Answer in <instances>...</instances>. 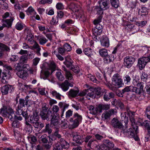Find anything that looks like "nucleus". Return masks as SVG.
I'll return each mask as SVG.
<instances>
[{"label":"nucleus","mask_w":150,"mask_h":150,"mask_svg":"<svg viewBox=\"0 0 150 150\" xmlns=\"http://www.w3.org/2000/svg\"><path fill=\"white\" fill-rule=\"evenodd\" d=\"M40 115L43 120L46 119L47 120H51V124L52 126L57 128L59 125V117L56 113L53 115V114L50 110L47 111L43 110L41 111Z\"/></svg>","instance_id":"nucleus-1"},{"label":"nucleus","mask_w":150,"mask_h":150,"mask_svg":"<svg viewBox=\"0 0 150 150\" xmlns=\"http://www.w3.org/2000/svg\"><path fill=\"white\" fill-rule=\"evenodd\" d=\"M100 87L95 88L93 89H88L79 93V90L78 88L76 87V98L78 96H82L86 95L87 98L90 100V98H94L97 96L100 95L102 93Z\"/></svg>","instance_id":"nucleus-2"},{"label":"nucleus","mask_w":150,"mask_h":150,"mask_svg":"<svg viewBox=\"0 0 150 150\" xmlns=\"http://www.w3.org/2000/svg\"><path fill=\"white\" fill-rule=\"evenodd\" d=\"M143 54L144 55L147 54V57H142L140 58L138 60V65L140 70L144 69L146 64L148 62H150V48L146 47H143L141 49Z\"/></svg>","instance_id":"nucleus-3"},{"label":"nucleus","mask_w":150,"mask_h":150,"mask_svg":"<svg viewBox=\"0 0 150 150\" xmlns=\"http://www.w3.org/2000/svg\"><path fill=\"white\" fill-rule=\"evenodd\" d=\"M26 66L25 64L23 65V63H18L16 68L17 71V75L23 79H25L28 76Z\"/></svg>","instance_id":"nucleus-4"},{"label":"nucleus","mask_w":150,"mask_h":150,"mask_svg":"<svg viewBox=\"0 0 150 150\" xmlns=\"http://www.w3.org/2000/svg\"><path fill=\"white\" fill-rule=\"evenodd\" d=\"M92 136L88 135L85 138L84 142L86 143L88 142L87 144L88 147L91 149H94L95 148V150H105L101 148V146H98V142L95 139H91Z\"/></svg>","instance_id":"nucleus-5"},{"label":"nucleus","mask_w":150,"mask_h":150,"mask_svg":"<svg viewBox=\"0 0 150 150\" xmlns=\"http://www.w3.org/2000/svg\"><path fill=\"white\" fill-rule=\"evenodd\" d=\"M102 16L100 15L97 19L94 20L93 21L94 24L96 25L95 28L93 31V33L95 35H100L102 31V27L99 23L101 21Z\"/></svg>","instance_id":"nucleus-6"},{"label":"nucleus","mask_w":150,"mask_h":150,"mask_svg":"<svg viewBox=\"0 0 150 150\" xmlns=\"http://www.w3.org/2000/svg\"><path fill=\"white\" fill-rule=\"evenodd\" d=\"M131 125L133 128H130L127 130H124L123 133L127 137H132L134 136V131H135L136 134L138 133V126L136 125L135 122H132Z\"/></svg>","instance_id":"nucleus-7"},{"label":"nucleus","mask_w":150,"mask_h":150,"mask_svg":"<svg viewBox=\"0 0 150 150\" xmlns=\"http://www.w3.org/2000/svg\"><path fill=\"white\" fill-rule=\"evenodd\" d=\"M19 102V103L18 105L16 113L18 115L22 114L25 120H26L28 118L27 111H23V107H25V101L23 99H20Z\"/></svg>","instance_id":"nucleus-8"},{"label":"nucleus","mask_w":150,"mask_h":150,"mask_svg":"<svg viewBox=\"0 0 150 150\" xmlns=\"http://www.w3.org/2000/svg\"><path fill=\"white\" fill-rule=\"evenodd\" d=\"M7 112V114L5 115L4 114L2 113L1 115L4 116L6 117L8 115V118L11 120H13V119L15 120H21L22 119V117L20 116L18 117L16 116L14 113V112L13 110L10 107H8L7 109L5 110Z\"/></svg>","instance_id":"nucleus-9"},{"label":"nucleus","mask_w":150,"mask_h":150,"mask_svg":"<svg viewBox=\"0 0 150 150\" xmlns=\"http://www.w3.org/2000/svg\"><path fill=\"white\" fill-rule=\"evenodd\" d=\"M6 70H5L2 73L3 76L1 79V82L3 83H7L6 79H9L11 76V73L10 70H11L12 68L10 66H6Z\"/></svg>","instance_id":"nucleus-10"},{"label":"nucleus","mask_w":150,"mask_h":150,"mask_svg":"<svg viewBox=\"0 0 150 150\" xmlns=\"http://www.w3.org/2000/svg\"><path fill=\"white\" fill-rule=\"evenodd\" d=\"M77 9L76 8V19H79L80 21H85L86 19V17L84 14L83 10L81 9L80 6H76Z\"/></svg>","instance_id":"nucleus-11"},{"label":"nucleus","mask_w":150,"mask_h":150,"mask_svg":"<svg viewBox=\"0 0 150 150\" xmlns=\"http://www.w3.org/2000/svg\"><path fill=\"white\" fill-rule=\"evenodd\" d=\"M112 84L118 87L122 86L123 83H122V80L120 77L119 74H115L113 76L112 79Z\"/></svg>","instance_id":"nucleus-12"},{"label":"nucleus","mask_w":150,"mask_h":150,"mask_svg":"<svg viewBox=\"0 0 150 150\" xmlns=\"http://www.w3.org/2000/svg\"><path fill=\"white\" fill-rule=\"evenodd\" d=\"M134 58L131 57H126L124 60V64L125 67L127 68H130L135 62Z\"/></svg>","instance_id":"nucleus-13"},{"label":"nucleus","mask_w":150,"mask_h":150,"mask_svg":"<svg viewBox=\"0 0 150 150\" xmlns=\"http://www.w3.org/2000/svg\"><path fill=\"white\" fill-rule=\"evenodd\" d=\"M56 65L53 62H51L49 66V68L45 70L44 72V75L46 78L51 75L55 70Z\"/></svg>","instance_id":"nucleus-14"},{"label":"nucleus","mask_w":150,"mask_h":150,"mask_svg":"<svg viewBox=\"0 0 150 150\" xmlns=\"http://www.w3.org/2000/svg\"><path fill=\"white\" fill-rule=\"evenodd\" d=\"M111 125L114 128L122 129L124 126L117 119L114 118L111 120Z\"/></svg>","instance_id":"nucleus-15"},{"label":"nucleus","mask_w":150,"mask_h":150,"mask_svg":"<svg viewBox=\"0 0 150 150\" xmlns=\"http://www.w3.org/2000/svg\"><path fill=\"white\" fill-rule=\"evenodd\" d=\"M141 125L144 126L148 130V134L145 137L146 141H148L150 139V122L147 120H145L142 123Z\"/></svg>","instance_id":"nucleus-16"},{"label":"nucleus","mask_w":150,"mask_h":150,"mask_svg":"<svg viewBox=\"0 0 150 150\" xmlns=\"http://www.w3.org/2000/svg\"><path fill=\"white\" fill-rule=\"evenodd\" d=\"M103 144V145L101 146V148L103 149H105V150H107V148L112 149L114 146L113 143L108 140H104Z\"/></svg>","instance_id":"nucleus-17"},{"label":"nucleus","mask_w":150,"mask_h":150,"mask_svg":"<svg viewBox=\"0 0 150 150\" xmlns=\"http://www.w3.org/2000/svg\"><path fill=\"white\" fill-rule=\"evenodd\" d=\"M73 61L71 59L70 56H67L65 58V61L64 62V64L67 67L71 69L73 68Z\"/></svg>","instance_id":"nucleus-18"},{"label":"nucleus","mask_w":150,"mask_h":150,"mask_svg":"<svg viewBox=\"0 0 150 150\" xmlns=\"http://www.w3.org/2000/svg\"><path fill=\"white\" fill-rule=\"evenodd\" d=\"M100 4V7L102 8L104 10H106L110 7V1L109 0H101Z\"/></svg>","instance_id":"nucleus-19"},{"label":"nucleus","mask_w":150,"mask_h":150,"mask_svg":"<svg viewBox=\"0 0 150 150\" xmlns=\"http://www.w3.org/2000/svg\"><path fill=\"white\" fill-rule=\"evenodd\" d=\"M100 42L101 45L103 47H108L110 45L108 38L106 36H103L100 40Z\"/></svg>","instance_id":"nucleus-20"},{"label":"nucleus","mask_w":150,"mask_h":150,"mask_svg":"<svg viewBox=\"0 0 150 150\" xmlns=\"http://www.w3.org/2000/svg\"><path fill=\"white\" fill-rule=\"evenodd\" d=\"M18 53L21 55L25 54L26 56L23 55L21 57L20 62L22 63L23 62L26 61L27 59L28 51L26 50H21L20 51L18 52Z\"/></svg>","instance_id":"nucleus-21"},{"label":"nucleus","mask_w":150,"mask_h":150,"mask_svg":"<svg viewBox=\"0 0 150 150\" xmlns=\"http://www.w3.org/2000/svg\"><path fill=\"white\" fill-rule=\"evenodd\" d=\"M14 18L13 17H11L9 19L3 20V25L4 27L9 28L11 27Z\"/></svg>","instance_id":"nucleus-22"},{"label":"nucleus","mask_w":150,"mask_h":150,"mask_svg":"<svg viewBox=\"0 0 150 150\" xmlns=\"http://www.w3.org/2000/svg\"><path fill=\"white\" fill-rule=\"evenodd\" d=\"M39 116L37 113L35 112H34L30 116L29 118V122L32 123L35 122V121H38Z\"/></svg>","instance_id":"nucleus-23"},{"label":"nucleus","mask_w":150,"mask_h":150,"mask_svg":"<svg viewBox=\"0 0 150 150\" xmlns=\"http://www.w3.org/2000/svg\"><path fill=\"white\" fill-rule=\"evenodd\" d=\"M12 87L9 85H5L1 88V91L3 95L7 94L8 91L11 89Z\"/></svg>","instance_id":"nucleus-24"},{"label":"nucleus","mask_w":150,"mask_h":150,"mask_svg":"<svg viewBox=\"0 0 150 150\" xmlns=\"http://www.w3.org/2000/svg\"><path fill=\"white\" fill-rule=\"evenodd\" d=\"M114 59V55L110 54L104 57L103 59V61L105 64H108L111 62H112Z\"/></svg>","instance_id":"nucleus-25"},{"label":"nucleus","mask_w":150,"mask_h":150,"mask_svg":"<svg viewBox=\"0 0 150 150\" xmlns=\"http://www.w3.org/2000/svg\"><path fill=\"white\" fill-rule=\"evenodd\" d=\"M115 96V94L114 93L111 92L109 93H105L103 96V98L105 100L108 101L112 98H113Z\"/></svg>","instance_id":"nucleus-26"},{"label":"nucleus","mask_w":150,"mask_h":150,"mask_svg":"<svg viewBox=\"0 0 150 150\" xmlns=\"http://www.w3.org/2000/svg\"><path fill=\"white\" fill-rule=\"evenodd\" d=\"M110 108V105L108 104H100L98 106L99 112H101L103 110H107Z\"/></svg>","instance_id":"nucleus-27"},{"label":"nucleus","mask_w":150,"mask_h":150,"mask_svg":"<svg viewBox=\"0 0 150 150\" xmlns=\"http://www.w3.org/2000/svg\"><path fill=\"white\" fill-rule=\"evenodd\" d=\"M26 40L30 44H33L35 42L33 35L31 33H29L27 35Z\"/></svg>","instance_id":"nucleus-28"},{"label":"nucleus","mask_w":150,"mask_h":150,"mask_svg":"<svg viewBox=\"0 0 150 150\" xmlns=\"http://www.w3.org/2000/svg\"><path fill=\"white\" fill-rule=\"evenodd\" d=\"M25 12L28 16L33 15V16L36 15L37 13L34 8L31 6H29Z\"/></svg>","instance_id":"nucleus-29"},{"label":"nucleus","mask_w":150,"mask_h":150,"mask_svg":"<svg viewBox=\"0 0 150 150\" xmlns=\"http://www.w3.org/2000/svg\"><path fill=\"white\" fill-rule=\"evenodd\" d=\"M139 14H140L142 16H146L148 13V10L146 7H142L141 9L139 10Z\"/></svg>","instance_id":"nucleus-30"},{"label":"nucleus","mask_w":150,"mask_h":150,"mask_svg":"<svg viewBox=\"0 0 150 150\" xmlns=\"http://www.w3.org/2000/svg\"><path fill=\"white\" fill-rule=\"evenodd\" d=\"M60 144L61 145L63 149H68L69 146V143L64 140L63 139H60Z\"/></svg>","instance_id":"nucleus-31"},{"label":"nucleus","mask_w":150,"mask_h":150,"mask_svg":"<svg viewBox=\"0 0 150 150\" xmlns=\"http://www.w3.org/2000/svg\"><path fill=\"white\" fill-rule=\"evenodd\" d=\"M59 86L63 91H66L69 89L68 82L66 80L63 83L61 84Z\"/></svg>","instance_id":"nucleus-32"},{"label":"nucleus","mask_w":150,"mask_h":150,"mask_svg":"<svg viewBox=\"0 0 150 150\" xmlns=\"http://www.w3.org/2000/svg\"><path fill=\"white\" fill-rule=\"evenodd\" d=\"M83 142V138L77 133H76V143L79 145H80Z\"/></svg>","instance_id":"nucleus-33"},{"label":"nucleus","mask_w":150,"mask_h":150,"mask_svg":"<svg viewBox=\"0 0 150 150\" xmlns=\"http://www.w3.org/2000/svg\"><path fill=\"white\" fill-rule=\"evenodd\" d=\"M82 120L81 116L79 115L78 113H76V127L78 126L79 124L81 122Z\"/></svg>","instance_id":"nucleus-34"},{"label":"nucleus","mask_w":150,"mask_h":150,"mask_svg":"<svg viewBox=\"0 0 150 150\" xmlns=\"http://www.w3.org/2000/svg\"><path fill=\"white\" fill-rule=\"evenodd\" d=\"M111 115L107 112L103 113L102 117H103V120L108 123L110 120Z\"/></svg>","instance_id":"nucleus-35"},{"label":"nucleus","mask_w":150,"mask_h":150,"mask_svg":"<svg viewBox=\"0 0 150 150\" xmlns=\"http://www.w3.org/2000/svg\"><path fill=\"white\" fill-rule=\"evenodd\" d=\"M99 53L102 57H104L108 55L107 50L104 48L100 49L99 50Z\"/></svg>","instance_id":"nucleus-36"},{"label":"nucleus","mask_w":150,"mask_h":150,"mask_svg":"<svg viewBox=\"0 0 150 150\" xmlns=\"http://www.w3.org/2000/svg\"><path fill=\"white\" fill-rule=\"evenodd\" d=\"M37 39L38 40L40 44L41 45L45 44L47 41L46 38L42 36H38Z\"/></svg>","instance_id":"nucleus-37"},{"label":"nucleus","mask_w":150,"mask_h":150,"mask_svg":"<svg viewBox=\"0 0 150 150\" xmlns=\"http://www.w3.org/2000/svg\"><path fill=\"white\" fill-rule=\"evenodd\" d=\"M111 4L112 7L115 8H117L119 6L118 0H110Z\"/></svg>","instance_id":"nucleus-38"},{"label":"nucleus","mask_w":150,"mask_h":150,"mask_svg":"<svg viewBox=\"0 0 150 150\" xmlns=\"http://www.w3.org/2000/svg\"><path fill=\"white\" fill-rule=\"evenodd\" d=\"M28 97H29L27 96L25 98V100L23 99L25 101V105L27 108L30 106L33 103V101L30 100H28Z\"/></svg>","instance_id":"nucleus-39"},{"label":"nucleus","mask_w":150,"mask_h":150,"mask_svg":"<svg viewBox=\"0 0 150 150\" xmlns=\"http://www.w3.org/2000/svg\"><path fill=\"white\" fill-rule=\"evenodd\" d=\"M24 25V24L19 21L16 23L15 25V28L18 30H21L23 29Z\"/></svg>","instance_id":"nucleus-40"},{"label":"nucleus","mask_w":150,"mask_h":150,"mask_svg":"<svg viewBox=\"0 0 150 150\" xmlns=\"http://www.w3.org/2000/svg\"><path fill=\"white\" fill-rule=\"evenodd\" d=\"M50 93L53 97H55L57 99L61 100V95L59 93H57L56 91H51Z\"/></svg>","instance_id":"nucleus-41"},{"label":"nucleus","mask_w":150,"mask_h":150,"mask_svg":"<svg viewBox=\"0 0 150 150\" xmlns=\"http://www.w3.org/2000/svg\"><path fill=\"white\" fill-rule=\"evenodd\" d=\"M131 80L130 76L128 75H126L124 77V81L125 84H129Z\"/></svg>","instance_id":"nucleus-42"},{"label":"nucleus","mask_w":150,"mask_h":150,"mask_svg":"<svg viewBox=\"0 0 150 150\" xmlns=\"http://www.w3.org/2000/svg\"><path fill=\"white\" fill-rule=\"evenodd\" d=\"M83 52L88 57H91L92 55L91 50L89 48H85L83 50Z\"/></svg>","instance_id":"nucleus-43"},{"label":"nucleus","mask_w":150,"mask_h":150,"mask_svg":"<svg viewBox=\"0 0 150 150\" xmlns=\"http://www.w3.org/2000/svg\"><path fill=\"white\" fill-rule=\"evenodd\" d=\"M128 26L132 29V31H133L134 32H137L139 30V27L137 25L134 26L132 24H129Z\"/></svg>","instance_id":"nucleus-44"},{"label":"nucleus","mask_w":150,"mask_h":150,"mask_svg":"<svg viewBox=\"0 0 150 150\" xmlns=\"http://www.w3.org/2000/svg\"><path fill=\"white\" fill-rule=\"evenodd\" d=\"M125 112L124 113H122L121 115V119L122 121H124L125 124L126 125L128 122V118L126 116V115L125 114Z\"/></svg>","instance_id":"nucleus-45"},{"label":"nucleus","mask_w":150,"mask_h":150,"mask_svg":"<svg viewBox=\"0 0 150 150\" xmlns=\"http://www.w3.org/2000/svg\"><path fill=\"white\" fill-rule=\"evenodd\" d=\"M58 19L57 17H53L50 22V24L51 25H56L58 23Z\"/></svg>","instance_id":"nucleus-46"},{"label":"nucleus","mask_w":150,"mask_h":150,"mask_svg":"<svg viewBox=\"0 0 150 150\" xmlns=\"http://www.w3.org/2000/svg\"><path fill=\"white\" fill-rule=\"evenodd\" d=\"M141 78V80L143 81L146 82L148 79V76L146 73L142 72Z\"/></svg>","instance_id":"nucleus-47"},{"label":"nucleus","mask_w":150,"mask_h":150,"mask_svg":"<svg viewBox=\"0 0 150 150\" xmlns=\"http://www.w3.org/2000/svg\"><path fill=\"white\" fill-rule=\"evenodd\" d=\"M34 124V126L36 128H38L39 127L42 128L43 127L44 125L40 122H38V121H35V122L32 123Z\"/></svg>","instance_id":"nucleus-48"},{"label":"nucleus","mask_w":150,"mask_h":150,"mask_svg":"<svg viewBox=\"0 0 150 150\" xmlns=\"http://www.w3.org/2000/svg\"><path fill=\"white\" fill-rule=\"evenodd\" d=\"M7 108L5 106H0V113L1 114L2 113L4 114V115H6L7 112L6 110H5L6 109H7Z\"/></svg>","instance_id":"nucleus-49"},{"label":"nucleus","mask_w":150,"mask_h":150,"mask_svg":"<svg viewBox=\"0 0 150 150\" xmlns=\"http://www.w3.org/2000/svg\"><path fill=\"white\" fill-rule=\"evenodd\" d=\"M64 69H65L64 68ZM65 71V74L66 78L69 80H71L72 78V76L71 73L69 71L64 69Z\"/></svg>","instance_id":"nucleus-50"},{"label":"nucleus","mask_w":150,"mask_h":150,"mask_svg":"<svg viewBox=\"0 0 150 150\" xmlns=\"http://www.w3.org/2000/svg\"><path fill=\"white\" fill-rule=\"evenodd\" d=\"M56 75L57 77L60 80L63 81L64 78L62 74L61 71H59L56 72Z\"/></svg>","instance_id":"nucleus-51"},{"label":"nucleus","mask_w":150,"mask_h":150,"mask_svg":"<svg viewBox=\"0 0 150 150\" xmlns=\"http://www.w3.org/2000/svg\"><path fill=\"white\" fill-rule=\"evenodd\" d=\"M0 49L5 50L7 51L10 50V49L5 45L0 42Z\"/></svg>","instance_id":"nucleus-52"},{"label":"nucleus","mask_w":150,"mask_h":150,"mask_svg":"<svg viewBox=\"0 0 150 150\" xmlns=\"http://www.w3.org/2000/svg\"><path fill=\"white\" fill-rule=\"evenodd\" d=\"M56 7L58 10H62L64 9V5L60 2L56 4Z\"/></svg>","instance_id":"nucleus-53"},{"label":"nucleus","mask_w":150,"mask_h":150,"mask_svg":"<svg viewBox=\"0 0 150 150\" xmlns=\"http://www.w3.org/2000/svg\"><path fill=\"white\" fill-rule=\"evenodd\" d=\"M132 88L133 86H128L126 87L125 88L122 90V93L124 94L126 92L131 91V90H132L131 88Z\"/></svg>","instance_id":"nucleus-54"},{"label":"nucleus","mask_w":150,"mask_h":150,"mask_svg":"<svg viewBox=\"0 0 150 150\" xmlns=\"http://www.w3.org/2000/svg\"><path fill=\"white\" fill-rule=\"evenodd\" d=\"M64 48L65 50L67 51H69L71 50V47L70 45L67 43L64 45Z\"/></svg>","instance_id":"nucleus-55"},{"label":"nucleus","mask_w":150,"mask_h":150,"mask_svg":"<svg viewBox=\"0 0 150 150\" xmlns=\"http://www.w3.org/2000/svg\"><path fill=\"white\" fill-rule=\"evenodd\" d=\"M88 78H89L90 79L91 81L95 83H98L99 82L96 79V78L95 76L91 75V74L88 75Z\"/></svg>","instance_id":"nucleus-56"},{"label":"nucleus","mask_w":150,"mask_h":150,"mask_svg":"<svg viewBox=\"0 0 150 150\" xmlns=\"http://www.w3.org/2000/svg\"><path fill=\"white\" fill-rule=\"evenodd\" d=\"M96 11H97V13L98 14L101 15L103 13V8H102V7H97L96 8Z\"/></svg>","instance_id":"nucleus-57"},{"label":"nucleus","mask_w":150,"mask_h":150,"mask_svg":"<svg viewBox=\"0 0 150 150\" xmlns=\"http://www.w3.org/2000/svg\"><path fill=\"white\" fill-rule=\"evenodd\" d=\"M40 59L39 58L36 57L33 59V64L35 66L37 65L39 63Z\"/></svg>","instance_id":"nucleus-58"},{"label":"nucleus","mask_w":150,"mask_h":150,"mask_svg":"<svg viewBox=\"0 0 150 150\" xmlns=\"http://www.w3.org/2000/svg\"><path fill=\"white\" fill-rule=\"evenodd\" d=\"M62 146H60L59 144H56L54 146L53 150H62Z\"/></svg>","instance_id":"nucleus-59"},{"label":"nucleus","mask_w":150,"mask_h":150,"mask_svg":"<svg viewBox=\"0 0 150 150\" xmlns=\"http://www.w3.org/2000/svg\"><path fill=\"white\" fill-rule=\"evenodd\" d=\"M46 13L48 15L52 16L54 13V10L52 8H50L46 10Z\"/></svg>","instance_id":"nucleus-60"},{"label":"nucleus","mask_w":150,"mask_h":150,"mask_svg":"<svg viewBox=\"0 0 150 150\" xmlns=\"http://www.w3.org/2000/svg\"><path fill=\"white\" fill-rule=\"evenodd\" d=\"M59 110V108L58 106L57 105H54L52 107V110L53 111V113H52L53 114V115L54 114V112L57 113V112Z\"/></svg>","instance_id":"nucleus-61"},{"label":"nucleus","mask_w":150,"mask_h":150,"mask_svg":"<svg viewBox=\"0 0 150 150\" xmlns=\"http://www.w3.org/2000/svg\"><path fill=\"white\" fill-rule=\"evenodd\" d=\"M69 94L70 97H75V91L71 89L69 91Z\"/></svg>","instance_id":"nucleus-62"},{"label":"nucleus","mask_w":150,"mask_h":150,"mask_svg":"<svg viewBox=\"0 0 150 150\" xmlns=\"http://www.w3.org/2000/svg\"><path fill=\"white\" fill-rule=\"evenodd\" d=\"M1 4L2 5V7L3 9H6L8 7V4L7 3L3 1L2 3H1Z\"/></svg>","instance_id":"nucleus-63"},{"label":"nucleus","mask_w":150,"mask_h":150,"mask_svg":"<svg viewBox=\"0 0 150 150\" xmlns=\"http://www.w3.org/2000/svg\"><path fill=\"white\" fill-rule=\"evenodd\" d=\"M37 11L39 14L41 15L43 14L45 12V10L43 8H37Z\"/></svg>","instance_id":"nucleus-64"}]
</instances>
